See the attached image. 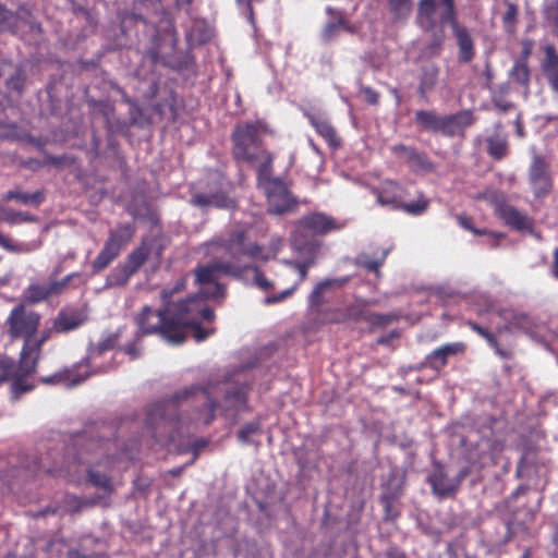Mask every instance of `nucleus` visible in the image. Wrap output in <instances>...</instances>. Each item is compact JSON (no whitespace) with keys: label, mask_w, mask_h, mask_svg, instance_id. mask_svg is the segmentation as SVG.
I'll use <instances>...</instances> for the list:
<instances>
[{"label":"nucleus","mask_w":558,"mask_h":558,"mask_svg":"<svg viewBox=\"0 0 558 558\" xmlns=\"http://www.w3.org/2000/svg\"><path fill=\"white\" fill-rule=\"evenodd\" d=\"M364 93H365V96H366V99H367L368 102H371V104H376L377 102L378 95L374 90H372L369 88H366L364 90Z\"/></svg>","instance_id":"53"},{"label":"nucleus","mask_w":558,"mask_h":558,"mask_svg":"<svg viewBox=\"0 0 558 558\" xmlns=\"http://www.w3.org/2000/svg\"><path fill=\"white\" fill-rule=\"evenodd\" d=\"M17 24L19 19L0 5V31H14Z\"/></svg>","instance_id":"34"},{"label":"nucleus","mask_w":558,"mask_h":558,"mask_svg":"<svg viewBox=\"0 0 558 558\" xmlns=\"http://www.w3.org/2000/svg\"><path fill=\"white\" fill-rule=\"evenodd\" d=\"M383 504L385 507L387 518L393 519L398 515V509L395 507V502H393L392 498H390L388 496H384Z\"/></svg>","instance_id":"47"},{"label":"nucleus","mask_w":558,"mask_h":558,"mask_svg":"<svg viewBox=\"0 0 558 558\" xmlns=\"http://www.w3.org/2000/svg\"><path fill=\"white\" fill-rule=\"evenodd\" d=\"M264 128L259 123H245L238 125L233 132V155L235 159L252 166L270 167L271 155L260 145V135Z\"/></svg>","instance_id":"3"},{"label":"nucleus","mask_w":558,"mask_h":558,"mask_svg":"<svg viewBox=\"0 0 558 558\" xmlns=\"http://www.w3.org/2000/svg\"><path fill=\"white\" fill-rule=\"evenodd\" d=\"M331 284H332V281H330V280H326V281H323V282L316 284V287L314 288V290L312 291V293L310 295V302L312 304H319L323 292Z\"/></svg>","instance_id":"43"},{"label":"nucleus","mask_w":558,"mask_h":558,"mask_svg":"<svg viewBox=\"0 0 558 558\" xmlns=\"http://www.w3.org/2000/svg\"><path fill=\"white\" fill-rule=\"evenodd\" d=\"M193 203L199 206H215L218 208H230L234 205L233 199L225 193L214 195L195 194L193 196Z\"/></svg>","instance_id":"23"},{"label":"nucleus","mask_w":558,"mask_h":558,"mask_svg":"<svg viewBox=\"0 0 558 558\" xmlns=\"http://www.w3.org/2000/svg\"><path fill=\"white\" fill-rule=\"evenodd\" d=\"M244 14L247 17V20L253 24L254 23V14H253V8H252L250 1H247V3L245 4Z\"/></svg>","instance_id":"54"},{"label":"nucleus","mask_w":558,"mask_h":558,"mask_svg":"<svg viewBox=\"0 0 558 558\" xmlns=\"http://www.w3.org/2000/svg\"><path fill=\"white\" fill-rule=\"evenodd\" d=\"M40 316L34 312H26L23 306H16L8 319L9 332L13 338H24L25 342L33 340Z\"/></svg>","instance_id":"8"},{"label":"nucleus","mask_w":558,"mask_h":558,"mask_svg":"<svg viewBox=\"0 0 558 558\" xmlns=\"http://www.w3.org/2000/svg\"><path fill=\"white\" fill-rule=\"evenodd\" d=\"M69 278L62 281H50L46 283H33L24 293V298L29 303H39L52 295L61 293L68 284Z\"/></svg>","instance_id":"14"},{"label":"nucleus","mask_w":558,"mask_h":558,"mask_svg":"<svg viewBox=\"0 0 558 558\" xmlns=\"http://www.w3.org/2000/svg\"><path fill=\"white\" fill-rule=\"evenodd\" d=\"M507 141L500 136H492L488 138V153L497 159H500L507 154Z\"/></svg>","instance_id":"33"},{"label":"nucleus","mask_w":558,"mask_h":558,"mask_svg":"<svg viewBox=\"0 0 558 558\" xmlns=\"http://www.w3.org/2000/svg\"><path fill=\"white\" fill-rule=\"evenodd\" d=\"M162 253V246L157 239H145L140 247L134 250L125 264L135 272L145 260L158 262Z\"/></svg>","instance_id":"11"},{"label":"nucleus","mask_w":558,"mask_h":558,"mask_svg":"<svg viewBox=\"0 0 558 558\" xmlns=\"http://www.w3.org/2000/svg\"><path fill=\"white\" fill-rule=\"evenodd\" d=\"M15 365L12 360L9 359H0V384L5 381L7 379L14 378L15 379Z\"/></svg>","instance_id":"39"},{"label":"nucleus","mask_w":558,"mask_h":558,"mask_svg":"<svg viewBox=\"0 0 558 558\" xmlns=\"http://www.w3.org/2000/svg\"><path fill=\"white\" fill-rule=\"evenodd\" d=\"M66 500L69 501V506L66 507V510L75 511L81 508V501L77 498L68 496Z\"/></svg>","instance_id":"52"},{"label":"nucleus","mask_w":558,"mask_h":558,"mask_svg":"<svg viewBox=\"0 0 558 558\" xmlns=\"http://www.w3.org/2000/svg\"><path fill=\"white\" fill-rule=\"evenodd\" d=\"M340 29L352 32L351 27L347 25L345 21L342 17H340L337 23H329L326 25L323 32V37L329 40L333 38Z\"/></svg>","instance_id":"37"},{"label":"nucleus","mask_w":558,"mask_h":558,"mask_svg":"<svg viewBox=\"0 0 558 558\" xmlns=\"http://www.w3.org/2000/svg\"><path fill=\"white\" fill-rule=\"evenodd\" d=\"M34 218L24 213H16L10 209H5L0 206V221H5L11 225H17L26 221H33Z\"/></svg>","instance_id":"32"},{"label":"nucleus","mask_w":558,"mask_h":558,"mask_svg":"<svg viewBox=\"0 0 558 558\" xmlns=\"http://www.w3.org/2000/svg\"><path fill=\"white\" fill-rule=\"evenodd\" d=\"M182 288L181 283H178L173 291L168 292L167 290H163L161 293V298L165 302H168V299L173 294L174 291H179Z\"/></svg>","instance_id":"57"},{"label":"nucleus","mask_w":558,"mask_h":558,"mask_svg":"<svg viewBox=\"0 0 558 558\" xmlns=\"http://www.w3.org/2000/svg\"><path fill=\"white\" fill-rule=\"evenodd\" d=\"M4 199H16L17 202L22 204H40L43 201V194L40 192H36L33 194L28 193H22V192H14L10 191L5 194Z\"/></svg>","instance_id":"31"},{"label":"nucleus","mask_w":558,"mask_h":558,"mask_svg":"<svg viewBox=\"0 0 558 558\" xmlns=\"http://www.w3.org/2000/svg\"><path fill=\"white\" fill-rule=\"evenodd\" d=\"M374 193L377 197V203L380 206L399 208L401 207V201L403 198L402 189L393 183L392 181H385L379 189L375 190Z\"/></svg>","instance_id":"15"},{"label":"nucleus","mask_w":558,"mask_h":558,"mask_svg":"<svg viewBox=\"0 0 558 558\" xmlns=\"http://www.w3.org/2000/svg\"><path fill=\"white\" fill-rule=\"evenodd\" d=\"M530 180L536 196L547 194L551 187L548 166L539 156L533 158L530 169Z\"/></svg>","instance_id":"13"},{"label":"nucleus","mask_w":558,"mask_h":558,"mask_svg":"<svg viewBox=\"0 0 558 558\" xmlns=\"http://www.w3.org/2000/svg\"><path fill=\"white\" fill-rule=\"evenodd\" d=\"M270 168L271 166H263L258 170V185L267 196L269 210L275 214H282L292 207L293 198L282 181L270 177Z\"/></svg>","instance_id":"6"},{"label":"nucleus","mask_w":558,"mask_h":558,"mask_svg":"<svg viewBox=\"0 0 558 558\" xmlns=\"http://www.w3.org/2000/svg\"><path fill=\"white\" fill-rule=\"evenodd\" d=\"M387 2L389 11L396 19H405L412 12V0H387Z\"/></svg>","instance_id":"27"},{"label":"nucleus","mask_w":558,"mask_h":558,"mask_svg":"<svg viewBox=\"0 0 558 558\" xmlns=\"http://www.w3.org/2000/svg\"><path fill=\"white\" fill-rule=\"evenodd\" d=\"M219 259L199 267L196 270V282L202 296L216 299L222 295L223 288L218 280L221 275L241 277L245 270H253V281L263 290H268L271 282L253 267L257 262H266L279 251L280 241L266 248L257 245L250 239V229L239 226L232 229L226 238L211 243Z\"/></svg>","instance_id":"1"},{"label":"nucleus","mask_w":558,"mask_h":558,"mask_svg":"<svg viewBox=\"0 0 558 558\" xmlns=\"http://www.w3.org/2000/svg\"><path fill=\"white\" fill-rule=\"evenodd\" d=\"M363 315V310L360 304L351 306L348 308L345 313H342L341 311H337L335 313V316L330 319V322H344L347 319H357Z\"/></svg>","instance_id":"36"},{"label":"nucleus","mask_w":558,"mask_h":558,"mask_svg":"<svg viewBox=\"0 0 558 558\" xmlns=\"http://www.w3.org/2000/svg\"><path fill=\"white\" fill-rule=\"evenodd\" d=\"M225 393V401L221 405L226 411L231 409L240 408L245 403V389L243 386H239L238 384H225L223 387L213 388L211 390H202L195 387H192L189 390L183 392L184 398H189L190 396L194 397L197 401H206L208 402V408L202 415L197 418V421L202 424H209L214 417L215 404L211 400V393Z\"/></svg>","instance_id":"4"},{"label":"nucleus","mask_w":558,"mask_h":558,"mask_svg":"<svg viewBox=\"0 0 558 558\" xmlns=\"http://www.w3.org/2000/svg\"><path fill=\"white\" fill-rule=\"evenodd\" d=\"M310 119L316 131L329 143V145H338L336 132L328 121L313 116H311Z\"/></svg>","instance_id":"25"},{"label":"nucleus","mask_w":558,"mask_h":558,"mask_svg":"<svg viewBox=\"0 0 558 558\" xmlns=\"http://www.w3.org/2000/svg\"><path fill=\"white\" fill-rule=\"evenodd\" d=\"M518 15V10L512 3H507L506 12L504 13L502 20L507 31L511 32Z\"/></svg>","instance_id":"41"},{"label":"nucleus","mask_w":558,"mask_h":558,"mask_svg":"<svg viewBox=\"0 0 558 558\" xmlns=\"http://www.w3.org/2000/svg\"><path fill=\"white\" fill-rule=\"evenodd\" d=\"M473 123L471 111H461L453 116H445L442 121V133L448 135L461 134Z\"/></svg>","instance_id":"19"},{"label":"nucleus","mask_w":558,"mask_h":558,"mask_svg":"<svg viewBox=\"0 0 558 558\" xmlns=\"http://www.w3.org/2000/svg\"><path fill=\"white\" fill-rule=\"evenodd\" d=\"M553 274L558 279V248L554 251Z\"/></svg>","instance_id":"56"},{"label":"nucleus","mask_w":558,"mask_h":558,"mask_svg":"<svg viewBox=\"0 0 558 558\" xmlns=\"http://www.w3.org/2000/svg\"><path fill=\"white\" fill-rule=\"evenodd\" d=\"M0 245L12 252H24L22 245H13L11 240L2 234H0Z\"/></svg>","instance_id":"49"},{"label":"nucleus","mask_w":558,"mask_h":558,"mask_svg":"<svg viewBox=\"0 0 558 558\" xmlns=\"http://www.w3.org/2000/svg\"><path fill=\"white\" fill-rule=\"evenodd\" d=\"M39 359V351H35L33 347V340H28L24 343L21 352V361L19 367L15 366V381L13 383L12 389L14 393L25 392L31 390V386L24 385L22 377L29 375L35 371Z\"/></svg>","instance_id":"9"},{"label":"nucleus","mask_w":558,"mask_h":558,"mask_svg":"<svg viewBox=\"0 0 558 558\" xmlns=\"http://www.w3.org/2000/svg\"><path fill=\"white\" fill-rule=\"evenodd\" d=\"M470 327L481 337H483L488 342V344L496 350V352L499 355L507 356V354L499 349L495 337L490 332H488L486 329H484L483 327L475 323H470Z\"/></svg>","instance_id":"38"},{"label":"nucleus","mask_w":558,"mask_h":558,"mask_svg":"<svg viewBox=\"0 0 558 558\" xmlns=\"http://www.w3.org/2000/svg\"><path fill=\"white\" fill-rule=\"evenodd\" d=\"M260 435V427L258 423H250L244 426L238 434V438L242 444H257L256 437Z\"/></svg>","instance_id":"30"},{"label":"nucleus","mask_w":558,"mask_h":558,"mask_svg":"<svg viewBox=\"0 0 558 558\" xmlns=\"http://www.w3.org/2000/svg\"><path fill=\"white\" fill-rule=\"evenodd\" d=\"M547 15L558 26V0H555L547 10Z\"/></svg>","instance_id":"50"},{"label":"nucleus","mask_w":558,"mask_h":558,"mask_svg":"<svg viewBox=\"0 0 558 558\" xmlns=\"http://www.w3.org/2000/svg\"><path fill=\"white\" fill-rule=\"evenodd\" d=\"M529 317L525 314H514L510 320V326L514 328H527Z\"/></svg>","instance_id":"48"},{"label":"nucleus","mask_w":558,"mask_h":558,"mask_svg":"<svg viewBox=\"0 0 558 558\" xmlns=\"http://www.w3.org/2000/svg\"><path fill=\"white\" fill-rule=\"evenodd\" d=\"M458 222H459V225L462 228L473 232L476 235L488 234V232L486 230H478V229L473 228L472 225H471V220L468 217H465V216H459L458 217ZM489 234L492 236H497V234L492 233V232H489Z\"/></svg>","instance_id":"46"},{"label":"nucleus","mask_w":558,"mask_h":558,"mask_svg":"<svg viewBox=\"0 0 558 558\" xmlns=\"http://www.w3.org/2000/svg\"><path fill=\"white\" fill-rule=\"evenodd\" d=\"M84 471L88 472L89 481L95 485L104 489H110V480L106 474H101L99 472L88 470L84 466Z\"/></svg>","instance_id":"40"},{"label":"nucleus","mask_w":558,"mask_h":558,"mask_svg":"<svg viewBox=\"0 0 558 558\" xmlns=\"http://www.w3.org/2000/svg\"><path fill=\"white\" fill-rule=\"evenodd\" d=\"M52 333H57L53 329V325L50 328L45 329L39 338L33 337L34 350L40 352L41 345L51 338Z\"/></svg>","instance_id":"44"},{"label":"nucleus","mask_w":558,"mask_h":558,"mask_svg":"<svg viewBox=\"0 0 558 558\" xmlns=\"http://www.w3.org/2000/svg\"><path fill=\"white\" fill-rule=\"evenodd\" d=\"M96 367L95 364V355L92 352L84 364H80L77 369H68L62 373L56 374L51 377H46L43 379L44 383L54 384L60 383L64 384L68 387H73L83 383L90 374L97 372H105L106 369L99 371H89V368Z\"/></svg>","instance_id":"10"},{"label":"nucleus","mask_w":558,"mask_h":558,"mask_svg":"<svg viewBox=\"0 0 558 558\" xmlns=\"http://www.w3.org/2000/svg\"><path fill=\"white\" fill-rule=\"evenodd\" d=\"M452 29L459 45V59L462 62H469L473 57V41L468 32L458 24L453 25Z\"/></svg>","instance_id":"22"},{"label":"nucleus","mask_w":558,"mask_h":558,"mask_svg":"<svg viewBox=\"0 0 558 558\" xmlns=\"http://www.w3.org/2000/svg\"><path fill=\"white\" fill-rule=\"evenodd\" d=\"M416 119L426 128H429L434 131H442L444 117L441 116H437L436 113L429 111H420L416 113Z\"/></svg>","instance_id":"28"},{"label":"nucleus","mask_w":558,"mask_h":558,"mask_svg":"<svg viewBox=\"0 0 558 558\" xmlns=\"http://www.w3.org/2000/svg\"><path fill=\"white\" fill-rule=\"evenodd\" d=\"M213 318L214 312L204 305L203 298L196 295L182 303H168L165 310L158 312L145 306L136 323L143 333H159L169 343L180 344L189 330L196 342L207 339L211 330L202 328L199 324Z\"/></svg>","instance_id":"2"},{"label":"nucleus","mask_w":558,"mask_h":558,"mask_svg":"<svg viewBox=\"0 0 558 558\" xmlns=\"http://www.w3.org/2000/svg\"><path fill=\"white\" fill-rule=\"evenodd\" d=\"M484 199H487L488 202H490L492 204H496L497 205V201H498V195L495 193V192H489V193H485L483 194L482 196Z\"/></svg>","instance_id":"55"},{"label":"nucleus","mask_w":558,"mask_h":558,"mask_svg":"<svg viewBox=\"0 0 558 558\" xmlns=\"http://www.w3.org/2000/svg\"><path fill=\"white\" fill-rule=\"evenodd\" d=\"M544 59L542 70L551 89L558 94V53L551 45L544 47Z\"/></svg>","instance_id":"16"},{"label":"nucleus","mask_w":558,"mask_h":558,"mask_svg":"<svg viewBox=\"0 0 558 558\" xmlns=\"http://www.w3.org/2000/svg\"><path fill=\"white\" fill-rule=\"evenodd\" d=\"M387 253H388L387 251L383 252L380 260H373V259L367 258L366 256H360L359 262H360V264L364 265L369 270L377 271L378 268L380 267V265L383 264Z\"/></svg>","instance_id":"45"},{"label":"nucleus","mask_w":558,"mask_h":558,"mask_svg":"<svg viewBox=\"0 0 558 558\" xmlns=\"http://www.w3.org/2000/svg\"><path fill=\"white\" fill-rule=\"evenodd\" d=\"M241 0H238V2H240Z\"/></svg>","instance_id":"60"},{"label":"nucleus","mask_w":558,"mask_h":558,"mask_svg":"<svg viewBox=\"0 0 558 558\" xmlns=\"http://www.w3.org/2000/svg\"><path fill=\"white\" fill-rule=\"evenodd\" d=\"M417 20L422 27L456 25L453 0H421Z\"/></svg>","instance_id":"7"},{"label":"nucleus","mask_w":558,"mask_h":558,"mask_svg":"<svg viewBox=\"0 0 558 558\" xmlns=\"http://www.w3.org/2000/svg\"><path fill=\"white\" fill-rule=\"evenodd\" d=\"M340 228V225H338L332 218L326 216L325 214L313 213L306 215L299 221L293 233V246L300 252H311L315 246V242L313 240H308L307 238L314 235H324L332 230H338Z\"/></svg>","instance_id":"5"},{"label":"nucleus","mask_w":558,"mask_h":558,"mask_svg":"<svg viewBox=\"0 0 558 558\" xmlns=\"http://www.w3.org/2000/svg\"><path fill=\"white\" fill-rule=\"evenodd\" d=\"M134 229L130 225L121 226L119 229L110 233L109 238H114L118 243L119 247L122 248L123 245H125L131 239L133 238Z\"/></svg>","instance_id":"35"},{"label":"nucleus","mask_w":558,"mask_h":558,"mask_svg":"<svg viewBox=\"0 0 558 558\" xmlns=\"http://www.w3.org/2000/svg\"><path fill=\"white\" fill-rule=\"evenodd\" d=\"M180 472H181V469L172 470V471H171V473H172L174 476L179 475V474H180Z\"/></svg>","instance_id":"58"},{"label":"nucleus","mask_w":558,"mask_h":558,"mask_svg":"<svg viewBox=\"0 0 558 558\" xmlns=\"http://www.w3.org/2000/svg\"><path fill=\"white\" fill-rule=\"evenodd\" d=\"M287 269L294 275V282L293 286L286 289L279 294L268 296L265 299V303L271 304L276 302H280L284 300L286 298L290 296L293 291L296 289V287L306 278L307 269L310 267L308 263L304 264H295L291 262L286 263Z\"/></svg>","instance_id":"18"},{"label":"nucleus","mask_w":558,"mask_h":558,"mask_svg":"<svg viewBox=\"0 0 558 558\" xmlns=\"http://www.w3.org/2000/svg\"><path fill=\"white\" fill-rule=\"evenodd\" d=\"M530 53V49L529 48H525L524 49V54H525V58L527 57V54Z\"/></svg>","instance_id":"59"},{"label":"nucleus","mask_w":558,"mask_h":558,"mask_svg":"<svg viewBox=\"0 0 558 558\" xmlns=\"http://www.w3.org/2000/svg\"><path fill=\"white\" fill-rule=\"evenodd\" d=\"M465 350L463 342L447 343L433 351L430 359L435 367H442L446 365L448 356L457 355Z\"/></svg>","instance_id":"20"},{"label":"nucleus","mask_w":558,"mask_h":558,"mask_svg":"<svg viewBox=\"0 0 558 558\" xmlns=\"http://www.w3.org/2000/svg\"><path fill=\"white\" fill-rule=\"evenodd\" d=\"M87 319V314L80 308H63L53 319V329L57 333H65L81 327Z\"/></svg>","instance_id":"12"},{"label":"nucleus","mask_w":558,"mask_h":558,"mask_svg":"<svg viewBox=\"0 0 558 558\" xmlns=\"http://www.w3.org/2000/svg\"><path fill=\"white\" fill-rule=\"evenodd\" d=\"M427 204L428 203L426 199L420 198L416 202L410 203V204L401 203L400 208H403L407 213H409L411 215H420L423 211H425V209L427 208Z\"/></svg>","instance_id":"42"},{"label":"nucleus","mask_w":558,"mask_h":558,"mask_svg":"<svg viewBox=\"0 0 558 558\" xmlns=\"http://www.w3.org/2000/svg\"><path fill=\"white\" fill-rule=\"evenodd\" d=\"M429 483L433 486L434 492L442 496L451 494L457 487V484L446 478L442 470L435 471L429 476Z\"/></svg>","instance_id":"24"},{"label":"nucleus","mask_w":558,"mask_h":558,"mask_svg":"<svg viewBox=\"0 0 558 558\" xmlns=\"http://www.w3.org/2000/svg\"><path fill=\"white\" fill-rule=\"evenodd\" d=\"M497 210L500 218L505 221V223L510 226L511 228L520 231L531 230L532 220L513 206L500 205L497 207Z\"/></svg>","instance_id":"17"},{"label":"nucleus","mask_w":558,"mask_h":558,"mask_svg":"<svg viewBox=\"0 0 558 558\" xmlns=\"http://www.w3.org/2000/svg\"><path fill=\"white\" fill-rule=\"evenodd\" d=\"M133 270L124 263L117 266L108 277L109 286H122L128 282L130 277L133 275Z\"/></svg>","instance_id":"26"},{"label":"nucleus","mask_w":558,"mask_h":558,"mask_svg":"<svg viewBox=\"0 0 558 558\" xmlns=\"http://www.w3.org/2000/svg\"><path fill=\"white\" fill-rule=\"evenodd\" d=\"M510 76L517 83L522 84L523 86H527L530 81V72L525 59L515 61L513 68L511 69Z\"/></svg>","instance_id":"29"},{"label":"nucleus","mask_w":558,"mask_h":558,"mask_svg":"<svg viewBox=\"0 0 558 558\" xmlns=\"http://www.w3.org/2000/svg\"><path fill=\"white\" fill-rule=\"evenodd\" d=\"M119 243L114 238H109L104 248L93 263V268L98 271L107 267L120 252Z\"/></svg>","instance_id":"21"},{"label":"nucleus","mask_w":558,"mask_h":558,"mask_svg":"<svg viewBox=\"0 0 558 558\" xmlns=\"http://www.w3.org/2000/svg\"><path fill=\"white\" fill-rule=\"evenodd\" d=\"M125 352L131 356V359H135L140 355L141 349L137 347L136 342H134L125 347Z\"/></svg>","instance_id":"51"}]
</instances>
